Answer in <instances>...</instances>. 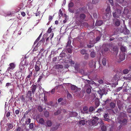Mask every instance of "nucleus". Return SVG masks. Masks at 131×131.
<instances>
[{"mask_svg":"<svg viewBox=\"0 0 131 131\" xmlns=\"http://www.w3.org/2000/svg\"><path fill=\"white\" fill-rule=\"evenodd\" d=\"M115 5L116 10L115 13H113V15L114 18H118L122 13L121 10H122L123 7L120 6L118 4H116Z\"/></svg>","mask_w":131,"mask_h":131,"instance_id":"nucleus-1","label":"nucleus"},{"mask_svg":"<svg viewBox=\"0 0 131 131\" xmlns=\"http://www.w3.org/2000/svg\"><path fill=\"white\" fill-rule=\"evenodd\" d=\"M25 63L26 62L25 61H23L20 62V64L19 69L16 72V74L19 73L20 74L23 73L25 71V68L26 67Z\"/></svg>","mask_w":131,"mask_h":131,"instance_id":"nucleus-2","label":"nucleus"},{"mask_svg":"<svg viewBox=\"0 0 131 131\" xmlns=\"http://www.w3.org/2000/svg\"><path fill=\"white\" fill-rule=\"evenodd\" d=\"M40 63L39 61L36 62L35 65V70L34 72V77H36L39 75L38 73L40 69Z\"/></svg>","mask_w":131,"mask_h":131,"instance_id":"nucleus-3","label":"nucleus"},{"mask_svg":"<svg viewBox=\"0 0 131 131\" xmlns=\"http://www.w3.org/2000/svg\"><path fill=\"white\" fill-rule=\"evenodd\" d=\"M15 67V64L13 63H12L9 64V66L6 72V74H7L8 73L11 74L12 71L14 69Z\"/></svg>","mask_w":131,"mask_h":131,"instance_id":"nucleus-4","label":"nucleus"},{"mask_svg":"<svg viewBox=\"0 0 131 131\" xmlns=\"http://www.w3.org/2000/svg\"><path fill=\"white\" fill-rule=\"evenodd\" d=\"M65 62L68 64L65 65V67L66 68H68L70 65L72 66L73 64H74V61H72L71 59H70L66 60L65 61Z\"/></svg>","mask_w":131,"mask_h":131,"instance_id":"nucleus-5","label":"nucleus"},{"mask_svg":"<svg viewBox=\"0 0 131 131\" xmlns=\"http://www.w3.org/2000/svg\"><path fill=\"white\" fill-rule=\"evenodd\" d=\"M99 118L96 117H95L91 121V122L92 125L93 126L97 125L98 123Z\"/></svg>","mask_w":131,"mask_h":131,"instance_id":"nucleus-6","label":"nucleus"},{"mask_svg":"<svg viewBox=\"0 0 131 131\" xmlns=\"http://www.w3.org/2000/svg\"><path fill=\"white\" fill-rule=\"evenodd\" d=\"M78 13H75V17L78 19L80 21H81V20L84 19L85 17V15L83 14H81L80 15V16L78 17Z\"/></svg>","mask_w":131,"mask_h":131,"instance_id":"nucleus-7","label":"nucleus"},{"mask_svg":"<svg viewBox=\"0 0 131 131\" xmlns=\"http://www.w3.org/2000/svg\"><path fill=\"white\" fill-rule=\"evenodd\" d=\"M118 122L121 124L126 125L127 123V120L125 118H124L123 119H119L118 121Z\"/></svg>","mask_w":131,"mask_h":131,"instance_id":"nucleus-8","label":"nucleus"},{"mask_svg":"<svg viewBox=\"0 0 131 131\" xmlns=\"http://www.w3.org/2000/svg\"><path fill=\"white\" fill-rule=\"evenodd\" d=\"M125 54L123 53H121L119 55V62H121L124 60L125 58Z\"/></svg>","mask_w":131,"mask_h":131,"instance_id":"nucleus-9","label":"nucleus"},{"mask_svg":"<svg viewBox=\"0 0 131 131\" xmlns=\"http://www.w3.org/2000/svg\"><path fill=\"white\" fill-rule=\"evenodd\" d=\"M98 93L100 94L101 96V98L102 96L104 94L106 95V93H105V90L104 89H102L98 91Z\"/></svg>","mask_w":131,"mask_h":131,"instance_id":"nucleus-10","label":"nucleus"},{"mask_svg":"<svg viewBox=\"0 0 131 131\" xmlns=\"http://www.w3.org/2000/svg\"><path fill=\"white\" fill-rule=\"evenodd\" d=\"M71 89L72 90L74 91L75 92L78 91L79 89L76 86L73 85H71Z\"/></svg>","mask_w":131,"mask_h":131,"instance_id":"nucleus-11","label":"nucleus"},{"mask_svg":"<svg viewBox=\"0 0 131 131\" xmlns=\"http://www.w3.org/2000/svg\"><path fill=\"white\" fill-rule=\"evenodd\" d=\"M77 115V113L75 112H70L69 113L70 117L76 116Z\"/></svg>","mask_w":131,"mask_h":131,"instance_id":"nucleus-12","label":"nucleus"},{"mask_svg":"<svg viewBox=\"0 0 131 131\" xmlns=\"http://www.w3.org/2000/svg\"><path fill=\"white\" fill-rule=\"evenodd\" d=\"M29 75H27V77L26 78V81H27V80L28 79H29V81L30 82H31V81L30 80V79L31 77L32 76V72L31 71H30V72H29Z\"/></svg>","mask_w":131,"mask_h":131,"instance_id":"nucleus-13","label":"nucleus"},{"mask_svg":"<svg viewBox=\"0 0 131 131\" xmlns=\"http://www.w3.org/2000/svg\"><path fill=\"white\" fill-rule=\"evenodd\" d=\"M59 126V125H56L54 127H53L51 129L50 131H56L58 128Z\"/></svg>","mask_w":131,"mask_h":131,"instance_id":"nucleus-14","label":"nucleus"},{"mask_svg":"<svg viewBox=\"0 0 131 131\" xmlns=\"http://www.w3.org/2000/svg\"><path fill=\"white\" fill-rule=\"evenodd\" d=\"M31 93L30 91H28L27 95V96L28 97L29 100H30L31 101L32 100V98L31 97Z\"/></svg>","mask_w":131,"mask_h":131,"instance_id":"nucleus-15","label":"nucleus"},{"mask_svg":"<svg viewBox=\"0 0 131 131\" xmlns=\"http://www.w3.org/2000/svg\"><path fill=\"white\" fill-rule=\"evenodd\" d=\"M102 20L97 21L95 25L96 26H100L102 24Z\"/></svg>","mask_w":131,"mask_h":131,"instance_id":"nucleus-16","label":"nucleus"},{"mask_svg":"<svg viewBox=\"0 0 131 131\" xmlns=\"http://www.w3.org/2000/svg\"><path fill=\"white\" fill-rule=\"evenodd\" d=\"M37 86L36 85H33L31 87L32 92V93H34L37 87Z\"/></svg>","mask_w":131,"mask_h":131,"instance_id":"nucleus-17","label":"nucleus"},{"mask_svg":"<svg viewBox=\"0 0 131 131\" xmlns=\"http://www.w3.org/2000/svg\"><path fill=\"white\" fill-rule=\"evenodd\" d=\"M106 14H110L111 13L110 7L109 5L107 6V8L106 9Z\"/></svg>","mask_w":131,"mask_h":131,"instance_id":"nucleus-18","label":"nucleus"},{"mask_svg":"<svg viewBox=\"0 0 131 131\" xmlns=\"http://www.w3.org/2000/svg\"><path fill=\"white\" fill-rule=\"evenodd\" d=\"M99 101L98 100H96L95 102V107L96 108L98 106H99L100 104Z\"/></svg>","mask_w":131,"mask_h":131,"instance_id":"nucleus-19","label":"nucleus"},{"mask_svg":"<svg viewBox=\"0 0 131 131\" xmlns=\"http://www.w3.org/2000/svg\"><path fill=\"white\" fill-rule=\"evenodd\" d=\"M79 65L78 64H76L75 65L74 68L77 71V72H79L80 69Z\"/></svg>","mask_w":131,"mask_h":131,"instance_id":"nucleus-20","label":"nucleus"},{"mask_svg":"<svg viewBox=\"0 0 131 131\" xmlns=\"http://www.w3.org/2000/svg\"><path fill=\"white\" fill-rule=\"evenodd\" d=\"M118 77L117 75H115L113 77V79L112 80V81H116L118 79Z\"/></svg>","mask_w":131,"mask_h":131,"instance_id":"nucleus-21","label":"nucleus"},{"mask_svg":"<svg viewBox=\"0 0 131 131\" xmlns=\"http://www.w3.org/2000/svg\"><path fill=\"white\" fill-rule=\"evenodd\" d=\"M15 13V12L9 11L7 13V15L9 16H12Z\"/></svg>","mask_w":131,"mask_h":131,"instance_id":"nucleus-22","label":"nucleus"},{"mask_svg":"<svg viewBox=\"0 0 131 131\" xmlns=\"http://www.w3.org/2000/svg\"><path fill=\"white\" fill-rule=\"evenodd\" d=\"M47 125L48 127H50L52 125V123L51 121L48 120L46 122Z\"/></svg>","mask_w":131,"mask_h":131,"instance_id":"nucleus-23","label":"nucleus"},{"mask_svg":"<svg viewBox=\"0 0 131 131\" xmlns=\"http://www.w3.org/2000/svg\"><path fill=\"white\" fill-rule=\"evenodd\" d=\"M79 124L81 125H83L85 124V121L84 120H80L79 122Z\"/></svg>","mask_w":131,"mask_h":131,"instance_id":"nucleus-24","label":"nucleus"},{"mask_svg":"<svg viewBox=\"0 0 131 131\" xmlns=\"http://www.w3.org/2000/svg\"><path fill=\"white\" fill-rule=\"evenodd\" d=\"M102 63L103 65L105 66L106 64V59L103 58L102 59Z\"/></svg>","mask_w":131,"mask_h":131,"instance_id":"nucleus-25","label":"nucleus"},{"mask_svg":"<svg viewBox=\"0 0 131 131\" xmlns=\"http://www.w3.org/2000/svg\"><path fill=\"white\" fill-rule=\"evenodd\" d=\"M121 49L122 52H125L126 50V48L125 46H122L121 48Z\"/></svg>","mask_w":131,"mask_h":131,"instance_id":"nucleus-26","label":"nucleus"},{"mask_svg":"<svg viewBox=\"0 0 131 131\" xmlns=\"http://www.w3.org/2000/svg\"><path fill=\"white\" fill-rule=\"evenodd\" d=\"M120 3H121L122 4L123 6L124 5V4L127 3L125 2L124 1V0H117Z\"/></svg>","mask_w":131,"mask_h":131,"instance_id":"nucleus-27","label":"nucleus"},{"mask_svg":"<svg viewBox=\"0 0 131 131\" xmlns=\"http://www.w3.org/2000/svg\"><path fill=\"white\" fill-rule=\"evenodd\" d=\"M120 22L118 19H116L115 22V25L117 26H118L120 25Z\"/></svg>","mask_w":131,"mask_h":131,"instance_id":"nucleus-28","label":"nucleus"},{"mask_svg":"<svg viewBox=\"0 0 131 131\" xmlns=\"http://www.w3.org/2000/svg\"><path fill=\"white\" fill-rule=\"evenodd\" d=\"M88 108L86 106H85L83 108V110L85 112V113H88Z\"/></svg>","mask_w":131,"mask_h":131,"instance_id":"nucleus-29","label":"nucleus"},{"mask_svg":"<svg viewBox=\"0 0 131 131\" xmlns=\"http://www.w3.org/2000/svg\"><path fill=\"white\" fill-rule=\"evenodd\" d=\"M95 64V62H94L93 61H90L89 63V65L91 67H92L93 65Z\"/></svg>","mask_w":131,"mask_h":131,"instance_id":"nucleus-30","label":"nucleus"},{"mask_svg":"<svg viewBox=\"0 0 131 131\" xmlns=\"http://www.w3.org/2000/svg\"><path fill=\"white\" fill-rule=\"evenodd\" d=\"M91 91V88H88L86 89V92L88 94H90Z\"/></svg>","mask_w":131,"mask_h":131,"instance_id":"nucleus-31","label":"nucleus"},{"mask_svg":"<svg viewBox=\"0 0 131 131\" xmlns=\"http://www.w3.org/2000/svg\"><path fill=\"white\" fill-rule=\"evenodd\" d=\"M101 129L102 131H106V127L105 125H102V126L101 127Z\"/></svg>","mask_w":131,"mask_h":131,"instance_id":"nucleus-32","label":"nucleus"},{"mask_svg":"<svg viewBox=\"0 0 131 131\" xmlns=\"http://www.w3.org/2000/svg\"><path fill=\"white\" fill-rule=\"evenodd\" d=\"M110 106L112 108H114L115 106V104L113 102H111L110 103Z\"/></svg>","mask_w":131,"mask_h":131,"instance_id":"nucleus-33","label":"nucleus"},{"mask_svg":"<svg viewBox=\"0 0 131 131\" xmlns=\"http://www.w3.org/2000/svg\"><path fill=\"white\" fill-rule=\"evenodd\" d=\"M21 131H29V129L26 128V126L23 127L21 129Z\"/></svg>","mask_w":131,"mask_h":131,"instance_id":"nucleus-34","label":"nucleus"},{"mask_svg":"<svg viewBox=\"0 0 131 131\" xmlns=\"http://www.w3.org/2000/svg\"><path fill=\"white\" fill-rule=\"evenodd\" d=\"M95 107L94 108L93 106H90L89 109V111L90 112H92L95 110Z\"/></svg>","mask_w":131,"mask_h":131,"instance_id":"nucleus-35","label":"nucleus"},{"mask_svg":"<svg viewBox=\"0 0 131 131\" xmlns=\"http://www.w3.org/2000/svg\"><path fill=\"white\" fill-rule=\"evenodd\" d=\"M39 123L41 124H44V120L43 118H41L39 119Z\"/></svg>","mask_w":131,"mask_h":131,"instance_id":"nucleus-36","label":"nucleus"},{"mask_svg":"<svg viewBox=\"0 0 131 131\" xmlns=\"http://www.w3.org/2000/svg\"><path fill=\"white\" fill-rule=\"evenodd\" d=\"M61 111L60 110H58L56 112H55L54 113V115H58L61 113Z\"/></svg>","mask_w":131,"mask_h":131,"instance_id":"nucleus-37","label":"nucleus"},{"mask_svg":"<svg viewBox=\"0 0 131 131\" xmlns=\"http://www.w3.org/2000/svg\"><path fill=\"white\" fill-rule=\"evenodd\" d=\"M65 56V54L64 53H61L60 54L59 56V57L58 58H63Z\"/></svg>","mask_w":131,"mask_h":131,"instance_id":"nucleus-38","label":"nucleus"},{"mask_svg":"<svg viewBox=\"0 0 131 131\" xmlns=\"http://www.w3.org/2000/svg\"><path fill=\"white\" fill-rule=\"evenodd\" d=\"M95 55V53L93 51L90 54L92 58L94 57Z\"/></svg>","mask_w":131,"mask_h":131,"instance_id":"nucleus-39","label":"nucleus"},{"mask_svg":"<svg viewBox=\"0 0 131 131\" xmlns=\"http://www.w3.org/2000/svg\"><path fill=\"white\" fill-rule=\"evenodd\" d=\"M123 78L125 79L131 80V75H130V76L128 75V76L127 77H123Z\"/></svg>","mask_w":131,"mask_h":131,"instance_id":"nucleus-40","label":"nucleus"},{"mask_svg":"<svg viewBox=\"0 0 131 131\" xmlns=\"http://www.w3.org/2000/svg\"><path fill=\"white\" fill-rule=\"evenodd\" d=\"M113 50L114 51H115L116 53H117L118 51V49L117 47L115 46L113 48Z\"/></svg>","mask_w":131,"mask_h":131,"instance_id":"nucleus-41","label":"nucleus"},{"mask_svg":"<svg viewBox=\"0 0 131 131\" xmlns=\"http://www.w3.org/2000/svg\"><path fill=\"white\" fill-rule=\"evenodd\" d=\"M7 126L9 129L12 128L13 127V126L11 124H8Z\"/></svg>","mask_w":131,"mask_h":131,"instance_id":"nucleus-42","label":"nucleus"},{"mask_svg":"<svg viewBox=\"0 0 131 131\" xmlns=\"http://www.w3.org/2000/svg\"><path fill=\"white\" fill-rule=\"evenodd\" d=\"M99 123H100L101 125H103L104 124V123L103 121L101 120V119H99L98 120Z\"/></svg>","mask_w":131,"mask_h":131,"instance_id":"nucleus-43","label":"nucleus"},{"mask_svg":"<svg viewBox=\"0 0 131 131\" xmlns=\"http://www.w3.org/2000/svg\"><path fill=\"white\" fill-rule=\"evenodd\" d=\"M115 35V34H111L110 35L109 37L110 38V41H112V40H114V38L113 37H111V38H110V37H111L113 36V35Z\"/></svg>","mask_w":131,"mask_h":131,"instance_id":"nucleus-44","label":"nucleus"},{"mask_svg":"<svg viewBox=\"0 0 131 131\" xmlns=\"http://www.w3.org/2000/svg\"><path fill=\"white\" fill-rule=\"evenodd\" d=\"M129 70L127 69H125L123 71V73L124 74H126L129 72Z\"/></svg>","mask_w":131,"mask_h":131,"instance_id":"nucleus-45","label":"nucleus"},{"mask_svg":"<svg viewBox=\"0 0 131 131\" xmlns=\"http://www.w3.org/2000/svg\"><path fill=\"white\" fill-rule=\"evenodd\" d=\"M74 5L73 3L72 2H70V3L68 5V7L69 8L72 7Z\"/></svg>","mask_w":131,"mask_h":131,"instance_id":"nucleus-46","label":"nucleus"},{"mask_svg":"<svg viewBox=\"0 0 131 131\" xmlns=\"http://www.w3.org/2000/svg\"><path fill=\"white\" fill-rule=\"evenodd\" d=\"M99 0H92V3L94 4H96L98 3Z\"/></svg>","mask_w":131,"mask_h":131,"instance_id":"nucleus-47","label":"nucleus"},{"mask_svg":"<svg viewBox=\"0 0 131 131\" xmlns=\"http://www.w3.org/2000/svg\"><path fill=\"white\" fill-rule=\"evenodd\" d=\"M38 109L40 112H41L43 111L42 108L40 106L38 107Z\"/></svg>","mask_w":131,"mask_h":131,"instance_id":"nucleus-48","label":"nucleus"},{"mask_svg":"<svg viewBox=\"0 0 131 131\" xmlns=\"http://www.w3.org/2000/svg\"><path fill=\"white\" fill-rule=\"evenodd\" d=\"M111 100H109L108 99H107L106 101H104V105H105L106 104L108 103L110 101H111Z\"/></svg>","mask_w":131,"mask_h":131,"instance_id":"nucleus-49","label":"nucleus"},{"mask_svg":"<svg viewBox=\"0 0 131 131\" xmlns=\"http://www.w3.org/2000/svg\"><path fill=\"white\" fill-rule=\"evenodd\" d=\"M89 57V55L88 54H86L84 56V58L85 59L87 60L88 59Z\"/></svg>","mask_w":131,"mask_h":131,"instance_id":"nucleus-50","label":"nucleus"},{"mask_svg":"<svg viewBox=\"0 0 131 131\" xmlns=\"http://www.w3.org/2000/svg\"><path fill=\"white\" fill-rule=\"evenodd\" d=\"M86 52V51L84 49H82L81 51V53L83 54H85Z\"/></svg>","mask_w":131,"mask_h":131,"instance_id":"nucleus-51","label":"nucleus"},{"mask_svg":"<svg viewBox=\"0 0 131 131\" xmlns=\"http://www.w3.org/2000/svg\"><path fill=\"white\" fill-rule=\"evenodd\" d=\"M56 67L58 69L62 68L63 67V66L61 64L57 65L56 66Z\"/></svg>","mask_w":131,"mask_h":131,"instance_id":"nucleus-52","label":"nucleus"},{"mask_svg":"<svg viewBox=\"0 0 131 131\" xmlns=\"http://www.w3.org/2000/svg\"><path fill=\"white\" fill-rule=\"evenodd\" d=\"M49 113L47 111H46L44 112V115L46 117H48L49 115Z\"/></svg>","mask_w":131,"mask_h":131,"instance_id":"nucleus-53","label":"nucleus"},{"mask_svg":"<svg viewBox=\"0 0 131 131\" xmlns=\"http://www.w3.org/2000/svg\"><path fill=\"white\" fill-rule=\"evenodd\" d=\"M34 124L33 123H30L29 125V128L30 129H32L34 127Z\"/></svg>","mask_w":131,"mask_h":131,"instance_id":"nucleus-54","label":"nucleus"},{"mask_svg":"<svg viewBox=\"0 0 131 131\" xmlns=\"http://www.w3.org/2000/svg\"><path fill=\"white\" fill-rule=\"evenodd\" d=\"M30 118H28V120L26 121V123L27 124H29L30 122Z\"/></svg>","mask_w":131,"mask_h":131,"instance_id":"nucleus-55","label":"nucleus"},{"mask_svg":"<svg viewBox=\"0 0 131 131\" xmlns=\"http://www.w3.org/2000/svg\"><path fill=\"white\" fill-rule=\"evenodd\" d=\"M109 114L108 113L105 114L104 115V118H109Z\"/></svg>","mask_w":131,"mask_h":131,"instance_id":"nucleus-56","label":"nucleus"},{"mask_svg":"<svg viewBox=\"0 0 131 131\" xmlns=\"http://www.w3.org/2000/svg\"><path fill=\"white\" fill-rule=\"evenodd\" d=\"M43 77L41 75L39 76V78H38L37 82H39L41 81V80L43 78Z\"/></svg>","mask_w":131,"mask_h":131,"instance_id":"nucleus-57","label":"nucleus"},{"mask_svg":"<svg viewBox=\"0 0 131 131\" xmlns=\"http://www.w3.org/2000/svg\"><path fill=\"white\" fill-rule=\"evenodd\" d=\"M65 103H64L63 102H62V104H63L64 105L66 104V105H67V104L68 105H69V104L68 102L67 101H66L65 102Z\"/></svg>","mask_w":131,"mask_h":131,"instance_id":"nucleus-58","label":"nucleus"},{"mask_svg":"<svg viewBox=\"0 0 131 131\" xmlns=\"http://www.w3.org/2000/svg\"><path fill=\"white\" fill-rule=\"evenodd\" d=\"M54 35V34L53 33H51L50 35L49 38L51 39L53 37Z\"/></svg>","mask_w":131,"mask_h":131,"instance_id":"nucleus-59","label":"nucleus"},{"mask_svg":"<svg viewBox=\"0 0 131 131\" xmlns=\"http://www.w3.org/2000/svg\"><path fill=\"white\" fill-rule=\"evenodd\" d=\"M110 4L112 6L114 5L113 0H108Z\"/></svg>","mask_w":131,"mask_h":131,"instance_id":"nucleus-60","label":"nucleus"},{"mask_svg":"<svg viewBox=\"0 0 131 131\" xmlns=\"http://www.w3.org/2000/svg\"><path fill=\"white\" fill-rule=\"evenodd\" d=\"M51 31H52V29L51 28V27H50L49 28L47 32L48 33H49L51 32Z\"/></svg>","mask_w":131,"mask_h":131,"instance_id":"nucleus-61","label":"nucleus"},{"mask_svg":"<svg viewBox=\"0 0 131 131\" xmlns=\"http://www.w3.org/2000/svg\"><path fill=\"white\" fill-rule=\"evenodd\" d=\"M60 13L59 14V17H61L62 15H63V14L61 11L60 10H59Z\"/></svg>","mask_w":131,"mask_h":131,"instance_id":"nucleus-62","label":"nucleus"},{"mask_svg":"<svg viewBox=\"0 0 131 131\" xmlns=\"http://www.w3.org/2000/svg\"><path fill=\"white\" fill-rule=\"evenodd\" d=\"M68 52L70 53H71L72 52L71 49L70 48H68L67 49Z\"/></svg>","mask_w":131,"mask_h":131,"instance_id":"nucleus-63","label":"nucleus"},{"mask_svg":"<svg viewBox=\"0 0 131 131\" xmlns=\"http://www.w3.org/2000/svg\"><path fill=\"white\" fill-rule=\"evenodd\" d=\"M127 112L128 113H131V108H128L127 110Z\"/></svg>","mask_w":131,"mask_h":131,"instance_id":"nucleus-64","label":"nucleus"}]
</instances>
